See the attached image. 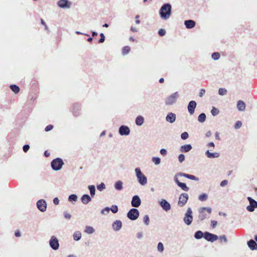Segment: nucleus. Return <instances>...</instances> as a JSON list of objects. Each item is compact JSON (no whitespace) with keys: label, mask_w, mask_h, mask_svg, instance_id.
Instances as JSON below:
<instances>
[{"label":"nucleus","mask_w":257,"mask_h":257,"mask_svg":"<svg viewBox=\"0 0 257 257\" xmlns=\"http://www.w3.org/2000/svg\"><path fill=\"white\" fill-rule=\"evenodd\" d=\"M161 17L163 19H168L171 14V6L169 4L164 5L160 11Z\"/></svg>","instance_id":"f257e3e1"},{"label":"nucleus","mask_w":257,"mask_h":257,"mask_svg":"<svg viewBox=\"0 0 257 257\" xmlns=\"http://www.w3.org/2000/svg\"><path fill=\"white\" fill-rule=\"evenodd\" d=\"M136 176L137 177L139 183L143 186H145L147 183V177L142 173L139 168L135 169Z\"/></svg>","instance_id":"f03ea898"},{"label":"nucleus","mask_w":257,"mask_h":257,"mask_svg":"<svg viewBox=\"0 0 257 257\" xmlns=\"http://www.w3.org/2000/svg\"><path fill=\"white\" fill-rule=\"evenodd\" d=\"M184 223L187 225H190L193 221L192 211L190 207L188 208L183 218Z\"/></svg>","instance_id":"7ed1b4c3"},{"label":"nucleus","mask_w":257,"mask_h":257,"mask_svg":"<svg viewBox=\"0 0 257 257\" xmlns=\"http://www.w3.org/2000/svg\"><path fill=\"white\" fill-rule=\"evenodd\" d=\"M63 162L60 158H57L51 162V167L54 170L58 171L61 169Z\"/></svg>","instance_id":"20e7f679"},{"label":"nucleus","mask_w":257,"mask_h":257,"mask_svg":"<svg viewBox=\"0 0 257 257\" xmlns=\"http://www.w3.org/2000/svg\"><path fill=\"white\" fill-rule=\"evenodd\" d=\"M139 216V211L136 208H132L127 213V217L132 220H136Z\"/></svg>","instance_id":"39448f33"},{"label":"nucleus","mask_w":257,"mask_h":257,"mask_svg":"<svg viewBox=\"0 0 257 257\" xmlns=\"http://www.w3.org/2000/svg\"><path fill=\"white\" fill-rule=\"evenodd\" d=\"M179 97V94L178 92H176L173 94H171L169 96L167 97L165 100V103L166 105H172L175 103L177 98Z\"/></svg>","instance_id":"423d86ee"},{"label":"nucleus","mask_w":257,"mask_h":257,"mask_svg":"<svg viewBox=\"0 0 257 257\" xmlns=\"http://www.w3.org/2000/svg\"><path fill=\"white\" fill-rule=\"evenodd\" d=\"M249 205L246 207V210L249 212H253L257 208V202L250 197H247Z\"/></svg>","instance_id":"0eeeda50"},{"label":"nucleus","mask_w":257,"mask_h":257,"mask_svg":"<svg viewBox=\"0 0 257 257\" xmlns=\"http://www.w3.org/2000/svg\"><path fill=\"white\" fill-rule=\"evenodd\" d=\"M189 198L188 195L187 193H182L179 198L178 204L180 207H183L187 203Z\"/></svg>","instance_id":"6e6552de"},{"label":"nucleus","mask_w":257,"mask_h":257,"mask_svg":"<svg viewBox=\"0 0 257 257\" xmlns=\"http://www.w3.org/2000/svg\"><path fill=\"white\" fill-rule=\"evenodd\" d=\"M49 244L51 247L54 250L58 249L59 244L58 239L55 236H52L49 241Z\"/></svg>","instance_id":"1a4fd4ad"},{"label":"nucleus","mask_w":257,"mask_h":257,"mask_svg":"<svg viewBox=\"0 0 257 257\" xmlns=\"http://www.w3.org/2000/svg\"><path fill=\"white\" fill-rule=\"evenodd\" d=\"M204 238L208 241L213 242L217 240L218 237L217 235L212 234L208 232H205L204 233Z\"/></svg>","instance_id":"9d476101"},{"label":"nucleus","mask_w":257,"mask_h":257,"mask_svg":"<svg viewBox=\"0 0 257 257\" xmlns=\"http://www.w3.org/2000/svg\"><path fill=\"white\" fill-rule=\"evenodd\" d=\"M37 206L41 212H44L46 210L47 204L44 200L41 199L37 202Z\"/></svg>","instance_id":"9b49d317"},{"label":"nucleus","mask_w":257,"mask_h":257,"mask_svg":"<svg viewBox=\"0 0 257 257\" xmlns=\"http://www.w3.org/2000/svg\"><path fill=\"white\" fill-rule=\"evenodd\" d=\"M141 204V200L138 195H135L133 197L131 201L132 206L134 207H139Z\"/></svg>","instance_id":"f8f14e48"},{"label":"nucleus","mask_w":257,"mask_h":257,"mask_svg":"<svg viewBox=\"0 0 257 257\" xmlns=\"http://www.w3.org/2000/svg\"><path fill=\"white\" fill-rule=\"evenodd\" d=\"M196 105L197 103L195 101L191 100L189 102L187 108L190 115H192L194 113Z\"/></svg>","instance_id":"ddd939ff"},{"label":"nucleus","mask_w":257,"mask_h":257,"mask_svg":"<svg viewBox=\"0 0 257 257\" xmlns=\"http://www.w3.org/2000/svg\"><path fill=\"white\" fill-rule=\"evenodd\" d=\"M159 204L162 208L166 211H168L171 209V205L165 199H162L159 202Z\"/></svg>","instance_id":"4468645a"},{"label":"nucleus","mask_w":257,"mask_h":257,"mask_svg":"<svg viewBox=\"0 0 257 257\" xmlns=\"http://www.w3.org/2000/svg\"><path fill=\"white\" fill-rule=\"evenodd\" d=\"M130 133V130L128 127L125 125H121L119 128V133L120 135H128Z\"/></svg>","instance_id":"2eb2a0df"},{"label":"nucleus","mask_w":257,"mask_h":257,"mask_svg":"<svg viewBox=\"0 0 257 257\" xmlns=\"http://www.w3.org/2000/svg\"><path fill=\"white\" fill-rule=\"evenodd\" d=\"M71 4L67 0H60L58 2V5L62 8L70 7Z\"/></svg>","instance_id":"dca6fc26"},{"label":"nucleus","mask_w":257,"mask_h":257,"mask_svg":"<svg viewBox=\"0 0 257 257\" xmlns=\"http://www.w3.org/2000/svg\"><path fill=\"white\" fill-rule=\"evenodd\" d=\"M167 121L170 123H173L176 120V114L172 112H169L166 117Z\"/></svg>","instance_id":"f3484780"},{"label":"nucleus","mask_w":257,"mask_h":257,"mask_svg":"<svg viewBox=\"0 0 257 257\" xmlns=\"http://www.w3.org/2000/svg\"><path fill=\"white\" fill-rule=\"evenodd\" d=\"M178 175H179V176L185 177L188 179H191L192 180H195V181L199 180V179L197 177H196V176L192 175H190V174L180 172V173H178Z\"/></svg>","instance_id":"a211bd4d"},{"label":"nucleus","mask_w":257,"mask_h":257,"mask_svg":"<svg viewBox=\"0 0 257 257\" xmlns=\"http://www.w3.org/2000/svg\"><path fill=\"white\" fill-rule=\"evenodd\" d=\"M112 226L115 231H119L122 227V222L120 220H116L113 223Z\"/></svg>","instance_id":"6ab92c4d"},{"label":"nucleus","mask_w":257,"mask_h":257,"mask_svg":"<svg viewBox=\"0 0 257 257\" xmlns=\"http://www.w3.org/2000/svg\"><path fill=\"white\" fill-rule=\"evenodd\" d=\"M247 245L251 250H253L257 249V243L253 239H250L248 241Z\"/></svg>","instance_id":"aec40b11"},{"label":"nucleus","mask_w":257,"mask_h":257,"mask_svg":"<svg viewBox=\"0 0 257 257\" xmlns=\"http://www.w3.org/2000/svg\"><path fill=\"white\" fill-rule=\"evenodd\" d=\"M205 155L208 158H218L220 156V154L219 153H217V152L210 153L209 150H207L205 152Z\"/></svg>","instance_id":"412c9836"},{"label":"nucleus","mask_w":257,"mask_h":257,"mask_svg":"<svg viewBox=\"0 0 257 257\" xmlns=\"http://www.w3.org/2000/svg\"><path fill=\"white\" fill-rule=\"evenodd\" d=\"M192 147V146L190 144L185 145L184 146H182L180 148V151L182 153H187L189 152Z\"/></svg>","instance_id":"4be33fe9"},{"label":"nucleus","mask_w":257,"mask_h":257,"mask_svg":"<svg viewBox=\"0 0 257 257\" xmlns=\"http://www.w3.org/2000/svg\"><path fill=\"white\" fill-rule=\"evenodd\" d=\"M80 109V105L78 103H76L73 105V113L74 115L77 116L79 115V110Z\"/></svg>","instance_id":"5701e85b"},{"label":"nucleus","mask_w":257,"mask_h":257,"mask_svg":"<svg viewBox=\"0 0 257 257\" xmlns=\"http://www.w3.org/2000/svg\"><path fill=\"white\" fill-rule=\"evenodd\" d=\"M81 200L84 204H87L91 201V198L88 195L84 194L81 197Z\"/></svg>","instance_id":"b1692460"},{"label":"nucleus","mask_w":257,"mask_h":257,"mask_svg":"<svg viewBox=\"0 0 257 257\" xmlns=\"http://www.w3.org/2000/svg\"><path fill=\"white\" fill-rule=\"evenodd\" d=\"M237 108L239 111H243L245 109V104L242 100H239L237 101Z\"/></svg>","instance_id":"393cba45"},{"label":"nucleus","mask_w":257,"mask_h":257,"mask_svg":"<svg viewBox=\"0 0 257 257\" xmlns=\"http://www.w3.org/2000/svg\"><path fill=\"white\" fill-rule=\"evenodd\" d=\"M185 25L188 29H191L195 25V22L193 20H187L185 21Z\"/></svg>","instance_id":"a878e982"},{"label":"nucleus","mask_w":257,"mask_h":257,"mask_svg":"<svg viewBox=\"0 0 257 257\" xmlns=\"http://www.w3.org/2000/svg\"><path fill=\"white\" fill-rule=\"evenodd\" d=\"M199 214L198 215L199 220H200V221H202L206 218V214L204 212V210L203 209H202V208L199 209Z\"/></svg>","instance_id":"bb28decb"},{"label":"nucleus","mask_w":257,"mask_h":257,"mask_svg":"<svg viewBox=\"0 0 257 257\" xmlns=\"http://www.w3.org/2000/svg\"><path fill=\"white\" fill-rule=\"evenodd\" d=\"M137 125L141 126L144 122V118L142 116L139 115L137 117L135 120Z\"/></svg>","instance_id":"cd10ccee"},{"label":"nucleus","mask_w":257,"mask_h":257,"mask_svg":"<svg viewBox=\"0 0 257 257\" xmlns=\"http://www.w3.org/2000/svg\"><path fill=\"white\" fill-rule=\"evenodd\" d=\"M123 183L121 181H117L114 184V188L117 191H120L123 189Z\"/></svg>","instance_id":"c85d7f7f"},{"label":"nucleus","mask_w":257,"mask_h":257,"mask_svg":"<svg viewBox=\"0 0 257 257\" xmlns=\"http://www.w3.org/2000/svg\"><path fill=\"white\" fill-rule=\"evenodd\" d=\"M73 237L75 240L78 241L80 240L81 237V233L80 231H76L74 233Z\"/></svg>","instance_id":"c756f323"},{"label":"nucleus","mask_w":257,"mask_h":257,"mask_svg":"<svg viewBox=\"0 0 257 257\" xmlns=\"http://www.w3.org/2000/svg\"><path fill=\"white\" fill-rule=\"evenodd\" d=\"M88 189L90 191V195L92 197H93L95 194V187L94 185L88 186Z\"/></svg>","instance_id":"7c9ffc66"},{"label":"nucleus","mask_w":257,"mask_h":257,"mask_svg":"<svg viewBox=\"0 0 257 257\" xmlns=\"http://www.w3.org/2000/svg\"><path fill=\"white\" fill-rule=\"evenodd\" d=\"M203 236L204 237V233L200 230H198L195 233L194 237L196 239H201Z\"/></svg>","instance_id":"2f4dec72"},{"label":"nucleus","mask_w":257,"mask_h":257,"mask_svg":"<svg viewBox=\"0 0 257 257\" xmlns=\"http://www.w3.org/2000/svg\"><path fill=\"white\" fill-rule=\"evenodd\" d=\"M206 120V114L204 113H201L198 117V120L200 122H204Z\"/></svg>","instance_id":"473e14b6"},{"label":"nucleus","mask_w":257,"mask_h":257,"mask_svg":"<svg viewBox=\"0 0 257 257\" xmlns=\"http://www.w3.org/2000/svg\"><path fill=\"white\" fill-rule=\"evenodd\" d=\"M10 88L16 94L18 93L20 91V88L19 86L15 84L11 85Z\"/></svg>","instance_id":"72a5a7b5"},{"label":"nucleus","mask_w":257,"mask_h":257,"mask_svg":"<svg viewBox=\"0 0 257 257\" xmlns=\"http://www.w3.org/2000/svg\"><path fill=\"white\" fill-rule=\"evenodd\" d=\"M178 186L185 191H188L189 190V187L186 186L185 183L180 182L178 183Z\"/></svg>","instance_id":"f704fd0d"},{"label":"nucleus","mask_w":257,"mask_h":257,"mask_svg":"<svg viewBox=\"0 0 257 257\" xmlns=\"http://www.w3.org/2000/svg\"><path fill=\"white\" fill-rule=\"evenodd\" d=\"M131 51V48L129 46H126L122 49V54L124 55L127 54Z\"/></svg>","instance_id":"c9c22d12"},{"label":"nucleus","mask_w":257,"mask_h":257,"mask_svg":"<svg viewBox=\"0 0 257 257\" xmlns=\"http://www.w3.org/2000/svg\"><path fill=\"white\" fill-rule=\"evenodd\" d=\"M198 199L201 201H206L208 199V195L206 193H203L199 196Z\"/></svg>","instance_id":"e433bc0d"},{"label":"nucleus","mask_w":257,"mask_h":257,"mask_svg":"<svg viewBox=\"0 0 257 257\" xmlns=\"http://www.w3.org/2000/svg\"><path fill=\"white\" fill-rule=\"evenodd\" d=\"M85 231L88 234H92L94 232V229L91 226H86Z\"/></svg>","instance_id":"4c0bfd02"},{"label":"nucleus","mask_w":257,"mask_h":257,"mask_svg":"<svg viewBox=\"0 0 257 257\" xmlns=\"http://www.w3.org/2000/svg\"><path fill=\"white\" fill-rule=\"evenodd\" d=\"M219 110L213 106L212 109L211 110V113L213 116H216L219 114Z\"/></svg>","instance_id":"58836bf2"},{"label":"nucleus","mask_w":257,"mask_h":257,"mask_svg":"<svg viewBox=\"0 0 257 257\" xmlns=\"http://www.w3.org/2000/svg\"><path fill=\"white\" fill-rule=\"evenodd\" d=\"M77 196L76 195H75V194L70 195L68 198V200L70 202H71L73 201H76L77 200Z\"/></svg>","instance_id":"ea45409f"},{"label":"nucleus","mask_w":257,"mask_h":257,"mask_svg":"<svg viewBox=\"0 0 257 257\" xmlns=\"http://www.w3.org/2000/svg\"><path fill=\"white\" fill-rule=\"evenodd\" d=\"M97 189L100 191H102L104 189H105V185L104 183H101L99 185H97Z\"/></svg>","instance_id":"a19ab883"},{"label":"nucleus","mask_w":257,"mask_h":257,"mask_svg":"<svg viewBox=\"0 0 257 257\" xmlns=\"http://www.w3.org/2000/svg\"><path fill=\"white\" fill-rule=\"evenodd\" d=\"M227 93V90L223 88H220L218 90V93L220 95H225Z\"/></svg>","instance_id":"79ce46f5"},{"label":"nucleus","mask_w":257,"mask_h":257,"mask_svg":"<svg viewBox=\"0 0 257 257\" xmlns=\"http://www.w3.org/2000/svg\"><path fill=\"white\" fill-rule=\"evenodd\" d=\"M157 249L160 252H162L163 251L164 248V245L162 242H159L158 244Z\"/></svg>","instance_id":"37998d69"},{"label":"nucleus","mask_w":257,"mask_h":257,"mask_svg":"<svg viewBox=\"0 0 257 257\" xmlns=\"http://www.w3.org/2000/svg\"><path fill=\"white\" fill-rule=\"evenodd\" d=\"M143 221L146 225H148L149 224L150 219H149V217L148 215H146L144 216V217L143 218Z\"/></svg>","instance_id":"c03bdc74"},{"label":"nucleus","mask_w":257,"mask_h":257,"mask_svg":"<svg viewBox=\"0 0 257 257\" xmlns=\"http://www.w3.org/2000/svg\"><path fill=\"white\" fill-rule=\"evenodd\" d=\"M220 56V55L218 52H214L212 54V58L214 60H218Z\"/></svg>","instance_id":"a18cd8bd"},{"label":"nucleus","mask_w":257,"mask_h":257,"mask_svg":"<svg viewBox=\"0 0 257 257\" xmlns=\"http://www.w3.org/2000/svg\"><path fill=\"white\" fill-rule=\"evenodd\" d=\"M110 210L112 211V213H116L118 211V207L115 205H113L111 206Z\"/></svg>","instance_id":"49530a36"},{"label":"nucleus","mask_w":257,"mask_h":257,"mask_svg":"<svg viewBox=\"0 0 257 257\" xmlns=\"http://www.w3.org/2000/svg\"><path fill=\"white\" fill-rule=\"evenodd\" d=\"M152 161L155 165H159L161 162V160L159 157H153L152 158Z\"/></svg>","instance_id":"de8ad7c7"},{"label":"nucleus","mask_w":257,"mask_h":257,"mask_svg":"<svg viewBox=\"0 0 257 257\" xmlns=\"http://www.w3.org/2000/svg\"><path fill=\"white\" fill-rule=\"evenodd\" d=\"M188 137H189V135H188V133L186 132L183 133L181 135V139L184 140L187 139L188 138Z\"/></svg>","instance_id":"09e8293b"},{"label":"nucleus","mask_w":257,"mask_h":257,"mask_svg":"<svg viewBox=\"0 0 257 257\" xmlns=\"http://www.w3.org/2000/svg\"><path fill=\"white\" fill-rule=\"evenodd\" d=\"M242 125V122L241 121H237L234 125V128L235 129H238L240 128Z\"/></svg>","instance_id":"8fccbe9b"},{"label":"nucleus","mask_w":257,"mask_h":257,"mask_svg":"<svg viewBox=\"0 0 257 257\" xmlns=\"http://www.w3.org/2000/svg\"><path fill=\"white\" fill-rule=\"evenodd\" d=\"M63 214H64V217L66 219H70V218H71V215L70 214H69V213H68L66 211H64L63 212Z\"/></svg>","instance_id":"3c124183"},{"label":"nucleus","mask_w":257,"mask_h":257,"mask_svg":"<svg viewBox=\"0 0 257 257\" xmlns=\"http://www.w3.org/2000/svg\"><path fill=\"white\" fill-rule=\"evenodd\" d=\"M178 159L179 162L182 163L185 160V156L183 154H180L178 156Z\"/></svg>","instance_id":"603ef678"},{"label":"nucleus","mask_w":257,"mask_h":257,"mask_svg":"<svg viewBox=\"0 0 257 257\" xmlns=\"http://www.w3.org/2000/svg\"><path fill=\"white\" fill-rule=\"evenodd\" d=\"M158 34L161 36H163L166 34V31L165 30L161 29L159 30Z\"/></svg>","instance_id":"864d4df0"},{"label":"nucleus","mask_w":257,"mask_h":257,"mask_svg":"<svg viewBox=\"0 0 257 257\" xmlns=\"http://www.w3.org/2000/svg\"><path fill=\"white\" fill-rule=\"evenodd\" d=\"M219 239L221 241H223L224 242L226 243L227 242V239L225 235H223L219 236Z\"/></svg>","instance_id":"5fc2aeb1"},{"label":"nucleus","mask_w":257,"mask_h":257,"mask_svg":"<svg viewBox=\"0 0 257 257\" xmlns=\"http://www.w3.org/2000/svg\"><path fill=\"white\" fill-rule=\"evenodd\" d=\"M105 36L103 33L100 34V39L99 40V43H101L104 41Z\"/></svg>","instance_id":"6e6d98bb"},{"label":"nucleus","mask_w":257,"mask_h":257,"mask_svg":"<svg viewBox=\"0 0 257 257\" xmlns=\"http://www.w3.org/2000/svg\"><path fill=\"white\" fill-rule=\"evenodd\" d=\"M53 128V126L51 124H49L45 127V131L46 132H48V131H51Z\"/></svg>","instance_id":"4d7b16f0"},{"label":"nucleus","mask_w":257,"mask_h":257,"mask_svg":"<svg viewBox=\"0 0 257 257\" xmlns=\"http://www.w3.org/2000/svg\"><path fill=\"white\" fill-rule=\"evenodd\" d=\"M30 149V146L28 145H25L23 146V149L24 152H27Z\"/></svg>","instance_id":"13d9d810"},{"label":"nucleus","mask_w":257,"mask_h":257,"mask_svg":"<svg viewBox=\"0 0 257 257\" xmlns=\"http://www.w3.org/2000/svg\"><path fill=\"white\" fill-rule=\"evenodd\" d=\"M167 150L165 149H162L160 150V154L164 156L167 155Z\"/></svg>","instance_id":"bf43d9fd"},{"label":"nucleus","mask_w":257,"mask_h":257,"mask_svg":"<svg viewBox=\"0 0 257 257\" xmlns=\"http://www.w3.org/2000/svg\"><path fill=\"white\" fill-rule=\"evenodd\" d=\"M228 183V181L227 180H224L223 181H222L220 183V186L221 187H224L225 186H226Z\"/></svg>","instance_id":"052dcab7"},{"label":"nucleus","mask_w":257,"mask_h":257,"mask_svg":"<svg viewBox=\"0 0 257 257\" xmlns=\"http://www.w3.org/2000/svg\"><path fill=\"white\" fill-rule=\"evenodd\" d=\"M202 209L204 210H207V211L208 212L209 214H210L211 213V208L209 207H202Z\"/></svg>","instance_id":"680f3d73"},{"label":"nucleus","mask_w":257,"mask_h":257,"mask_svg":"<svg viewBox=\"0 0 257 257\" xmlns=\"http://www.w3.org/2000/svg\"><path fill=\"white\" fill-rule=\"evenodd\" d=\"M109 210H110V208L108 207H106L101 211V213L102 214H103L104 213V211H106L107 212H108Z\"/></svg>","instance_id":"e2e57ef3"},{"label":"nucleus","mask_w":257,"mask_h":257,"mask_svg":"<svg viewBox=\"0 0 257 257\" xmlns=\"http://www.w3.org/2000/svg\"><path fill=\"white\" fill-rule=\"evenodd\" d=\"M211 226L212 227V228H215L216 226V225H217V221H215V220H212L211 222Z\"/></svg>","instance_id":"0e129e2a"},{"label":"nucleus","mask_w":257,"mask_h":257,"mask_svg":"<svg viewBox=\"0 0 257 257\" xmlns=\"http://www.w3.org/2000/svg\"><path fill=\"white\" fill-rule=\"evenodd\" d=\"M53 203L55 205H58L59 203V200L57 197L54 198L53 199Z\"/></svg>","instance_id":"69168bd1"},{"label":"nucleus","mask_w":257,"mask_h":257,"mask_svg":"<svg viewBox=\"0 0 257 257\" xmlns=\"http://www.w3.org/2000/svg\"><path fill=\"white\" fill-rule=\"evenodd\" d=\"M178 176V173H177V174L175 175V176L174 177V181L177 185H178V183H180V182L178 179V178H177Z\"/></svg>","instance_id":"338daca9"},{"label":"nucleus","mask_w":257,"mask_h":257,"mask_svg":"<svg viewBox=\"0 0 257 257\" xmlns=\"http://www.w3.org/2000/svg\"><path fill=\"white\" fill-rule=\"evenodd\" d=\"M205 89H201L200 90V92H199V96L202 97L203 95V94L205 93Z\"/></svg>","instance_id":"774afa93"}]
</instances>
